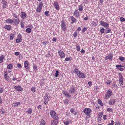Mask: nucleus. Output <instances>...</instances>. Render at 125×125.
Returning <instances> with one entry per match:
<instances>
[{"instance_id": "16", "label": "nucleus", "mask_w": 125, "mask_h": 125, "mask_svg": "<svg viewBox=\"0 0 125 125\" xmlns=\"http://www.w3.org/2000/svg\"><path fill=\"white\" fill-rule=\"evenodd\" d=\"M119 76V81L120 83H121V84H123V76L122 74L121 73H119L118 74Z\"/></svg>"}, {"instance_id": "20", "label": "nucleus", "mask_w": 125, "mask_h": 125, "mask_svg": "<svg viewBox=\"0 0 125 125\" xmlns=\"http://www.w3.org/2000/svg\"><path fill=\"white\" fill-rule=\"evenodd\" d=\"M6 22L7 23L12 24L14 22L11 19H8L6 20Z\"/></svg>"}, {"instance_id": "63", "label": "nucleus", "mask_w": 125, "mask_h": 125, "mask_svg": "<svg viewBox=\"0 0 125 125\" xmlns=\"http://www.w3.org/2000/svg\"><path fill=\"white\" fill-rule=\"evenodd\" d=\"M3 91V88H0V93H2Z\"/></svg>"}, {"instance_id": "29", "label": "nucleus", "mask_w": 125, "mask_h": 125, "mask_svg": "<svg viewBox=\"0 0 125 125\" xmlns=\"http://www.w3.org/2000/svg\"><path fill=\"white\" fill-rule=\"evenodd\" d=\"M112 56L111 55H108V56H106L105 57V59L107 60H111L112 58Z\"/></svg>"}, {"instance_id": "23", "label": "nucleus", "mask_w": 125, "mask_h": 125, "mask_svg": "<svg viewBox=\"0 0 125 125\" xmlns=\"http://www.w3.org/2000/svg\"><path fill=\"white\" fill-rule=\"evenodd\" d=\"M28 65V62L27 61H25L24 63V66L27 69H28L29 68V66Z\"/></svg>"}, {"instance_id": "9", "label": "nucleus", "mask_w": 125, "mask_h": 125, "mask_svg": "<svg viewBox=\"0 0 125 125\" xmlns=\"http://www.w3.org/2000/svg\"><path fill=\"white\" fill-rule=\"evenodd\" d=\"M22 38L21 35L20 34H19L17 36V39L16 40V42L17 43H18L21 42L22 40Z\"/></svg>"}, {"instance_id": "15", "label": "nucleus", "mask_w": 125, "mask_h": 125, "mask_svg": "<svg viewBox=\"0 0 125 125\" xmlns=\"http://www.w3.org/2000/svg\"><path fill=\"white\" fill-rule=\"evenodd\" d=\"M115 102V101L114 99H111L109 101V104L110 105H113L114 104Z\"/></svg>"}, {"instance_id": "50", "label": "nucleus", "mask_w": 125, "mask_h": 125, "mask_svg": "<svg viewBox=\"0 0 125 125\" xmlns=\"http://www.w3.org/2000/svg\"><path fill=\"white\" fill-rule=\"evenodd\" d=\"M107 110L108 112H112L113 111L112 108H108L107 109Z\"/></svg>"}, {"instance_id": "30", "label": "nucleus", "mask_w": 125, "mask_h": 125, "mask_svg": "<svg viewBox=\"0 0 125 125\" xmlns=\"http://www.w3.org/2000/svg\"><path fill=\"white\" fill-rule=\"evenodd\" d=\"M13 65L12 64H9L7 67V68L8 69L11 70L13 68Z\"/></svg>"}, {"instance_id": "43", "label": "nucleus", "mask_w": 125, "mask_h": 125, "mask_svg": "<svg viewBox=\"0 0 125 125\" xmlns=\"http://www.w3.org/2000/svg\"><path fill=\"white\" fill-rule=\"evenodd\" d=\"M69 101L67 99H65L64 101V103L65 104H68Z\"/></svg>"}, {"instance_id": "6", "label": "nucleus", "mask_w": 125, "mask_h": 125, "mask_svg": "<svg viewBox=\"0 0 125 125\" xmlns=\"http://www.w3.org/2000/svg\"><path fill=\"white\" fill-rule=\"evenodd\" d=\"M61 29L62 31H65L66 28V26L65 23L63 21H61Z\"/></svg>"}, {"instance_id": "19", "label": "nucleus", "mask_w": 125, "mask_h": 125, "mask_svg": "<svg viewBox=\"0 0 125 125\" xmlns=\"http://www.w3.org/2000/svg\"><path fill=\"white\" fill-rule=\"evenodd\" d=\"M58 120H52L51 122V125H57L58 123V121H57Z\"/></svg>"}, {"instance_id": "1", "label": "nucleus", "mask_w": 125, "mask_h": 125, "mask_svg": "<svg viewBox=\"0 0 125 125\" xmlns=\"http://www.w3.org/2000/svg\"><path fill=\"white\" fill-rule=\"evenodd\" d=\"M74 71L80 78H85L86 77L85 75L81 71H79L78 69L76 68L74 69Z\"/></svg>"}, {"instance_id": "60", "label": "nucleus", "mask_w": 125, "mask_h": 125, "mask_svg": "<svg viewBox=\"0 0 125 125\" xmlns=\"http://www.w3.org/2000/svg\"><path fill=\"white\" fill-rule=\"evenodd\" d=\"M13 17L15 18H17L18 17V16L15 13H13Z\"/></svg>"}, {"instance_id": "17", "label": "nucleus", "mask_w": 125, "mask_h": 125, "mask_svg": "<svg viewBox=\"0 0 125 125\" xmlns=\"http://www.w3.org/2000/svg\"><path fill=\"white\" fill-rule=\"evenodd\" d=\"M26 16L27 14L25 12H22L21 13L20 17L24 19Z\"/></svg>"}, {"instance_id": "22", "label": "nucleus", "mask_w": 125, "mask_h": 125, "mask_svg": "<svg viewBox=\"0 0 125 125\" xmlns=\"http://www.w3.org/2000/svg\"><path fill=\"white\" fill-rule=\"evenodd\" d=\"M75 90L74 89V87L72 86L69 90V92L71 94H73L75 91Z\"/></svg>"}, {"instance_id": "13", "label": "nucleus", "mask_w": 125, "mask_h": 125, "mask_svg": "<svg viewBox=\"0 0 125 125\" xmlns=\"http://www.w3.org/2000/svg\"><path fill=\"white\" fill-rule=\"evenodd\" d=\"M73 14L75 17L76 18H79L80 16V14L77 10H75Z\"/></svg>"}, {"instance_id": "18", "label": "nucleus", "mask_w": 125, "mask_h": 125, "mask_svg": "<svg viewBox=\"0 0 125 125\" xmlns=\"http://www.w3.org/2000/svg\"><path fill=\"white\" fill-rule=\"evenodd\" d=\"M14 23L15 25H17L20 23V20L19 18L14 19Z\"/></svg>"}, {"instance_id": "5", "label": "nucleus", "mask_w": 125, "mask_h": 125, "mask_svg": "<svg viewBox=\"0 0 125 125\" xmlns=\"http://www.w3.org/2000/svg\"><path fill=\"white\" fill-rule=\"evenodd\" d=\"M83 112L86 115H89L92 112L91 110L89 108H86L83 110Z\"/></svg>"}, {"instance_id": "56", "label": "nucleus", "mask_w": 125, "mask_h": 125, "mask_svg": "<svg viewBox=\"0 0 125 125\" xmlns=\"http://www.w3.org/2000/svg\"><path fill=\"white\" fill-rule=\"evenodd\" d=\"M114 123V122L112 120L111 121V123H109L108 125H113Z\"/></svg>"}, {"instance_id": "54", "label": "nucleus", "mask_w": 125, "mask_h": 125, "mask_svg": "<svg viewBox=\"0 0 125 125\" xmlns=\"http://www.w3.org/2000/svg\"><path fill=\"white\" fill-rule=\"evenodd\" d=\"M15 104L17 106L20 105V102H15Z\"/></svg>"}, {"instance_id": "44", "label": "nucleus", "mask_w": 125, "mask_h": 125, "mask_svg": "<svg viewBox=\"0 0 125 125\" xmlns=\"http://www.w3.org/2000/svg\"><path fill=\"white\" fill-rule=\"evenodd\" d=\"M119 19L121 22H123L125 21V18H124L122 17H120Z\"/></svg>"}, {"instance_id": "36", "label": "nucleus", "mask_w": 125, "mask_h": 125, "mask_svg": "<svg viewBox=\"0 0 125 125\" xmlns=\"http://www.w3.org/2000/svg\"><path fill=\"white\" fill-rule=\"evenodd\" d=\"M45 121L43 120H42L41 122L39 125H45Z\"/></svg>"}, {"instance_id": "40", "label": "nucleus", "mask_w": 125, "mask_h": 125, "mask_svg": "<svg viewBox=\"0 0 125 125\" xmlns=\"http://www.w3.org/2000/svg\"><path fill=\"white\" fill-rule=\"evenodd\" d=\"M111 29L109 28H107V30H106L105 32L107 33L111 32Z\"/></svg>"}, {"instance_id": "55", "label": "nucleus", "mask_w": 125, "mask_h": 125, "mask_svg": "<svg viewBox=\"0 0 125 125\" xmlns=\"http://www.w3.org/2000/svg\"><path fill=\"white\" fill-rule=\"evenodd\" d=\"M77 32H75L74 33V34H73V36L75 37H76L77 36Z\"/></svg>"}, {"instance_id": "49", "label": "nucleus", "mask_w": 125, "mask_h": 125, "mask_svg": "<svg viewBox=\"0 0 125 125\" xmlns=\"http://www.w3.org/2000/svg\"><path fill=\"white\" fill-rule=\"evenodd\" d=\"M42 44L43 45H44L45 46L47 44L48 42L47 41H44L43 42Z\"/></svg>"}, {"instance_id": "59", "label": "nucleus", "mask_w": 125, "mask_h": 125, "mask_svg": "<svg viewBox=\"0 0 125 125\" xmlns=\"http://www.w3.org/2000/svg\"><path fill=\"white\" fill-rule=\"evenodd\" d=\"M74 110L73 109L71 108L70 110V112L71 113H73L74 112Z\"/></svg>"}, {"instance_id": "26", "label": "nucleus", "mask_w": 125, "mask_h": 125, "mask_svg": "<svg viewBox=\"0 0 125 125\" xmlns=\"http://www.w3.org/2000/svg\"><path fill=\"white\" fill-rule=\"evenodd\" d=\"M8 73L6 71H4V77L8 81L9 80L8 77L7 76Z\"/></svg>"}, {"instance_id": "11", "label": "nucleus", "mask_w": 125, "mask_h": 125, "mask_svg": "<svg viewBox=\"0 0 125 125\" xmlns=\"http://www.w3.org/2000/svg\"><path fill=\"white\" fill-rule=\"evenodd\" d=\"M63 123L65 125H68L72 122L71 121L69 118L66 119L63 121Z\"/></svg>"}, {"instance_id": "48", "label": "nucleus", "mask_w": 125, "mask_h": 125, "mask_svg": "<svg viewBox=\"0 0 125 125\" xmlns=\"http://www.w3.org/2000/svg\"><path fill=\"white\" fill-rule=\"evenodd\" d=\"M105 29L104 28H102L100 30V32L101 33H103Z\"/></svg>"}, {"instance_id": "64", "label": "nucleus", "mask_w": 125, "mask_h": 125, "mask_svg": "<svg viewBox=\"0 0 125 125\" xmlns=\"http://www.w3.org/2000/svg\"><path fill=\"white\" fill-rule=\"evenodd\" d=\"M106 83L108 84H109L110 83H111V82L110 81V80H107L106 82Z\"/></svg>"}, {"instance_id": "53", "label": "nucleus", "mask_w": 125, "mask_h": 125, "mask_svg": "<svg viewBox=\"0 0 125 125\" xmlns=\"http://www.w3.org/2000/svg\"><path fill=\"white\" fill-rule=\"evenodd\" d=\"M31 90L33 92H34L35 91V87H33L31 88Z\"/></svg>"}, {"instance_id": "27", "label": "nucleus", "mask_w": 125, "mask_h": 125, "mask_svg": "<svg viewBox=\"0 0 125 125\" xmlns=\"http://www.w3.org/2000/svg\"><path fill=\"white\" fill-rule=\"evenodd\" d=\"M116 67L117 68L118 70L121 71H123L124 69L123 68L121 67H123L121 65H116Z\"/></svg>"}, {"instance_id": "28", "label": "nucleus", "mask_w": 125, "mask_h": 125, "mask_svg": "<svg viewBox=\"0 0 125 125\" xmlns=\"http://www.w3.org/2000/svg\"><path fill=\"white\" fill-rule=\"evenodd\" d=\"M4 28L10 31L11 30V26L9 25H7L4 26Z\"/></svg>"}, {"instance_id": "45", "label": "nucleus", "mask_w": 125, "mask_h": 125, "mask_svg": "<svg viewBox=\"0 0 125 125\" xmlns=\"http://www.w3.org/2000/svg\"><path fill=\"white\" fill-rule=\"evenodd\" d=\"M49 11H46L45 12V14L48 17L49 16V14H48Z\"/></svg>"}, {"instance_id": "57", "label": "nucleus", "mask_w": 125, "mask_h": 125, "mask_svg": "<svg viewBox=\"0 0 125 125\" xmlns=\"http://www.w3.org/2000/svg\"><path fill=\"white\" fill-rule=\"evenodd\" d=\"M76 48L77 51H79L80 50V48L79 46L78 45L77 46H76Z\"/></svg>"}, {"instance_id": "35", "label": "nucleus", "mask_w": 125, "mask_h": 125, "mask_svg": "<svg viewBox=\"0 0 125 125\" xmlns=\"http://www.w3.org/2000/svg\"><path fill=\"white\" fill-rule=\"evenodd\" d=\"M59 55H64L63 51L62 50H59L58 51Z\"/></svg>"}, {"instance_id": "24", "label": "nucleus", "mask_w": 125, "mask_h": 125, "mask_svg": "<svg viewBox=\"0 0 125 125\" xmlns=\"http://www.w3.org/2000/svg\"><path fill=\"white\" fill-rule=\"evenodd\" d=\"M71 19L72 21V22H71V23L72 24L75 22L76 21V19L73 16H72L71 17Z\"/></svg>"}, {"instance_id": "4", "label": "nucleus", "mask_w": 125, "mask_h": 125, "mask_svg": "<svg viewBox=\"0 0 125 125\" xmlns=\"http://www.w3.org/2000/svg\"><path fill=\"white\" fill-rule=\"evenodd\" d=\"M49 94V93H46L44 97V104H47L48 102L49 101L50 98Z\"/></svg>"}, {"instance_id": "12", "label": "nucleus", "mask_w": 125, "mask_h": 125, "mask_svg": "<svg viewBox=\"0 0 125 125\" xmlns=\"http://www.w3.org/2000/svg\"><path fill=\"white\" fill-rule=\"evenodd\" d=\"M1 3L3 4L2 6V8L3 9L6 8V6L7 5V2L5 0H3L2 1Z\"/></svg>"}, {"instance_id": "58", "label": "nucleus", "mask_w": 125, "mask_h": 125, "mask_svg": "<svg viewBox=\"0 0 125 125\" xmlns=\"http://www.w3.org/2000/svg\"><path fill=\"white\" fill-rule=\"evenodd\" d=\"M17 67L18 68H21L22 66L20 64L18 63L17 64Z\"/></svg>"}, {"instance_id": "10", "label": "nucleus", "mask_w": 125, "mask_h": 125, "mask_svg": "<svg viewBox=\"0 0 125 125\" xmlns=\"http://www.w3.org/2000/svg\"><path fill=\"white\" fill-rule=\"evenodd\" d=\"M14 88L16 91L19 92H21L23 90V88L19 85L15 86Z\"/></svg>"}, {"instance_id": "51", "label": "nucleus", "mask_w": 125, "mask_h": 125, "mask_svg": "<svg viewBox=\"0 0 125 125\" xmlns=\"http://www.w3.org/2000/svg\"><path fill=\"white\" fill-rule=\"evenodd\" d=\"M1 113L2 114H3L5 112V111L4 109L3 108H2L1 109Z\"/></svg>"}, {"instance_id": "38", "label": "nucleus", "mask_w": 125, "mask_h": 125, "mask_svg": "<svg viewBox=\"0 0 125 125\" xmlns=\"http://www.w3.org/2000/svg\"><path fill=\"white\" fill-rule=\"evenodd\" d=\"M119 59L120 60L124 62L125 61V59L123 57L120 56L119 58Z\"/></svg>"}, {"instance_id": "8", "label": "nucleus", "mask_w": 125, "mask_h": 125, "mask_svg": "<svg viewBox=\"0 0 125 125\" xmlns=\"http://www.w3.org/2000/svg\"><path fill=\"white\" fill-rule=\"evenodd\" d=\"M100 23L101 25L104 27L108 28L109 26V25L108 24L103 21H101Z\"/></svg>"}, {"instance_id": "33", "label": "nucleus", "mask_w": 125, "mask_h": 125, "mask_svg": "<svg viewBox=\"0 0 125 125\" xmlns=\"http://www.w3.org/2000/svg\"><path fill=\"white\" fill-rule=\"evenodd\" d=\"M32 112V110L31 108H29L28 109V111L26 112H28L29 114H31Z\"/></svg>"}, {"instance_id": "62", "label": "nucleus", "mask_w": 125, "mask_h": 125, "mask_svg": "<svg viewBox=\"0 0 125 125\" xmlns=\"http://www.w3.org/2000/svg\"><path fill=\"white\" fill-rule=\"evenodd\" d=\"M80 52L81 53H83L85 52V51L83 49H82L80 51Z\"/></svg>"}, {"instance_id": "52", "label": "nucleus", "mask_w": 125, "mask_h": 125, "mask_svg": "<svg viewBox=\"0 0 125 125\" xmlns=\"http://www.w3.org/2000/svg\"><path fill=\"white\" fill-rule=\"evenodd\" d=\"M121 123L119 121L115 122V125H121Z\"/></svg>"}, {"instance_id": "21", "label": "nucleus", "mask_w": 125, "mask_h": 125, "mask_svg": "<svg viewBox=\"0 0 125 125\" xmlns=\"http://www.w3.org/2000/svg\"><path fill=\"white\" fill-rule=\"evenodd\" d=\"M98 22H96L95 21H92L91 24V26H96L97 25Z\"/></svg>"}, {"instance_id": "31", "label": "nucleus", "mask_w": 125, "mask_h": 125, "mask_svg": "<svg viewBox=\"0 0 125 125\" xmlns=\"http://www.w3.org/2000/svg\"><path fill=\"white\" fill-rule=\"evenodd\" d=\"M79 10L80 11H81L83 10V6L82 4H80L78 7Z\"/></svg>"}, {"instance_id": "25", "label": "nucleus", "mask_w": 125, "mask_h": 125, "mask_svg": "<svg viewBox=\"0 0 125 125\" xmlns=\"http://www.w3.org/2000/svg\"><path fill=\"white\" fill-rule=\"evenodd\" d=\"M68 98H70L71 96L69 94L68 92L65 91L63 93Z\"/></svg>"}, {"instance_id": "39", "label": "nucleus", "mask_w": 125, "mask_h": 125, "mask_svg": "<svg viewBox=\"0 0 125 125\" xmlns=\"http://www.w3.org/2000/svg\"><path fill=\"white\" fill-rule=\"evenodd\" d=\"M98 102L101 106H102L103 105V104L100 99H99L98 100Z\"/></svg>"}, {"instance_id": "47", "label": "nucleus", "mask_w": 125, "mask_h": 125, "mask_svg": "<svg viewBox=\"0 0 125 125\" xmlns=\"http://www.w3.org/2000/svg\"><path fill=\"white\" fill-rule=\"evenodd\" d=\"M59 75V72L58 70H56V73H55V77H57Z\"/></svg>"}, {"instance_id": "14", "label": "nucleus", "mask_w": 125, "mask_h": 125, "mask_svg": "<svg viewBox=\"0 0 125 125\" xmlns=\"http://www.w3.org/2000/svg\"><path fill=\"white\" fill-rule=\"evenodd\" d=\"M53 5L56 10H58L59 9V6L57 2H55Z\"/></svg>"}, {"instance_id": "3", "label": "nucleus", "mask_w": 125, "mask_h": 125, "mask_svg": "<svg viewBox=\"0 0 125 125\" xmlns=\"http://www.w3.org/2000/svg\"><path fill=\"white\" fill-rule=\"evenodd\" d=\"M112 92L111 90H108L106 92L104 96V99H108L110 98L112 94Z\"/></svg>"}, {"instance_id": "46", "label": "nucleus", "mask_w": 125, "mask_h": 125, "mask_svg": "<svg viewBox=\"0 0 125 125\" xmlns=\"http://www.w3.org/2000/svg\"><path fill=\"white\" fill-rule=\"evenodd\" d=\"M14 35L13 34H11L10 36V40H12L14 38Z\"/></svg>"}, {"instance_id": "61", "label": "nucleus", "mask_w": 125, "mask_h": 125, "mask_svg": "<svg viewBox=\"0 0 125 125\" xmlns=\"http://www.w3.org/2000/svg\"><path fill=\"white\" fill-rule=\"evenodd\" d=\"M105 115H104L103 116V118L104 120H106L107 119Z\"/></svg>"}, {"instance_id": "34", "label": "nucleus", "mask_w": 125, "mask_h": 125, "mask_svg": "<svg viewBox=\"0 0 125 125\" xmlns=\"http://www.w3.org/2000/svg\"><path fill=\"white\" fill-rule=\"evenodd\" d=\"M25 31L27 33H31V29L30 28H28L26 29Z\"/></svg>"}, {"instance_id": "37", "label": "nucleus", "mask_w": 125, "mask_h": 125, "mask_svg": "<svg viewBox=\"0 0 125 125\" xmlns=\"http://www.w3.org/2000/svg\"><path fill=\"white\" fill-rule=\"evenodd\" d=\"M72 60V59L71 57H67L65 59V61H71Z\"/></svg>"}, {"instance_id": "32", "label": "nucleus", "mask_w": 125, "mask_h": 125, "mask_svg": "<svg viewBox=\"0 0 125 125\" xmlns=\"http://www.w3.org/2000/svg\"><path fill=\"white\" fill-rule=\"evenodd\" d=\"M4 59V57L3 56V55H2L0 57V63H2Z\"/></svg>"}, {"instance_id": "7", "label": "nucleus", "mask_w": 125, "mask_h": 125, "mask_svg": "<svg viewBox=\"0 0 125 125\" xmlns=\"http://www.w3.org/2000/svg\"><path fill=\"white\" fill-rule=\"evenodd\" d=\"M42 5L43 4L42 3L40 2L39 3L36 10V11L37 12H39L41 11Z\"/></svg>"}, {"instance_id": "2", "label": "nucleus", "mask_w": 125, "mask_h": 125, "mask_svg": "<svg viewBox=\"0 0 125 125\" xmlns=\"http://www.w3.org/2000/svg\"><path fill=\"white\" fill-rule=\"evenodd\" d=\"M50 114L51 117L55 120H58L59 117L56 112L52 110H51L50 111Z\"/></svg>"}, {"instance_id": "42", "label": "nucleus", "mask_w": 125, "mask_h": 125, "mask_svg": "<svg viewBox=\"0 0 125 125\" xmlns=\"http://www.w3.org/2000/svg\"><path fill=\"white\" fill-rule=\"evenodd\" d=\"M24 23L22 21H21L20 24L21 25V28H23L24 27Z\"/></svg>"}, {"instance_id": "41", "label": "nucleus", "mask_w": 125, "mask_h": 125, "mask_svg": "<svg viewBox=\"0 0 125 125\" xmlns=\"http://www.w3.org/2000/svg\"><path fill=\"white\" fill-rule=\"evenodd\" d=\"M87 29V28L86 27H84L83 28V29L81 31L82 32V33H83L85 32L86 31V30Z\"/></svg>"}]
</instances>
